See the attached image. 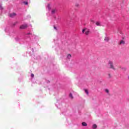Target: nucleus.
<instances>
[{
    "instance_id": "nucleus-16",
    "label": "nucleus",
    "mask_w": 129,
    "mask_h": 129,
    "mask_svg": "<svg viewBox=\"0 0 129 129\" xmlns=\"http://www.w3.org/2000/svg\"><path fill=\"white\" fill-rule=\"evenodd\" d=\"M24 4L27 5H28V2H24Z\"/></svg>"
},
{
    "instance_id": "nucleus-11",
    "label": "nucleus",
    "mask_w": 129,
    "mask_h": 129,
    "mask_svg": "<svg viewBox=\"0 0 129 129\" xmlns=\"http://www.w3.org/2000/svg\"><path fill=\"white\" fill-rule=\"evenodd\" d=\"M56 13V9H53L51 11V14H55Z\"/></svg>"
},
{
    "instance_id": "nucleus-10",
    "label": "nucleus",
    "mask_w": 129,
    "mask_h": 129,
    "mask_svg": "<svg viewBox=\"0 0 129 129\" xmlns=\"http://www.w3.org/2000/svg\"><path fill=\"white\" fill-rule=\"evenodd\" d=\"M104 41H105L106 42H108V41H109V38H108V37H106V38L104 39Z\"/></svg>"
},
{
    "instance_id": "nucleus-3",
    "label": "nucleus",
    "mask_w": 129,
    "mask_h": 129,
    "mask_svg": "<svg viewBox=\"0 0 129 129\" xmlns=\"http://www.w3.org/2000/svg\"><path fill=\"white\" fill-rule=\"evenodd\" d=\"M109 65L110 66V68L113 69L114 70V67H113V62L111 61H109L108 62Z\"/></svg>"
},
{
    "instance_id": "nucleus-20",
    "label": "nucleus",
    "mask_w": 129,
    "mask_h": 129,
    "mask_svg": "<svg viewBox=\"0 0 129 129\" xmlns=\"http://www.w3.org/2000/svg\"><path fill=\"white\" fill-rule=\"evenodd\" d=\"M91 22H92V23H94V21L93 20H91Z\"/></svg>"
},
{
    "instance_id": "nucleus-18",
    "label": "nucleus",
    "mask_w": 129,
    "mask_h": 129,
    "mask_svg": "<svg viewBox=\"0 0 129 129\" xmlns=\"http://www.w3.org/2000/svg\"><path fill=\"white\" fill-rule=\"evenodd\" d=\"M31 77H34V74H31Z\"/></svg>"
},
{
    "instance_id": "nucleus-15",
    "label": "nucleus",
    "mask_w": 129,
    "mask_h": 129,
    "mask_svg": "<svg viewBox=\"0 0 129 129\" xmlns=\"http://www.w3.org/2000/svg\"><path fill=\"white\" fill-rule=\"evenodd\" d=\"M75 7H77V8H78V7H79V4H76Z\"/></svg>"
},
{
    "instance_id": "nucleus-19",
    "label": "nucleus",
    "mask_w": 129,
    "mask_h": 129,
    "mask_svg": "<svg viewBox=\"0 0 129 129\" xmlns=\"http://www.w3.org/2000/svg\"><path fill=\"white\" fill-rule=\"evenodd\" d=\"M108 75H109V78H110V77H111V76H110V74H108Z\"/></svg>"
},
{
    "instance_id": "nucleus-7",
    "label": "nucleus",
    "mask_w": 129,
    "mask_h": 129,
    "mask_svg": "<svg viewBox=\"0 0 129 129\" xmlns=\"http://www.w3.org/2000/svg\"><path fill=\"white\" fill-rule=\"evenodd\" d=\"M97 127V125L96 124H93L92 128L96 129Z\"/></svg>"
},
{
    "instance_id": "nucleus-14",
    "label": "nucleus",
    "mask_w": 129,
    "mask_h": 129,
    "mask_svg": "<svg viewBox=\"0 0 129 129\" xmlns=\"http://www.w3.org/2000/svg\"><path fill=\"white\" fill-rule=\"evenodd\" d=\"M105 92H106V93H109V90H108V89H106L105 90Z\"/></svg>"
},
{
    "instance_id": "nucleus-12",
    "label": "nucleus",
    "mask_w": 129,
    "mask_h": 129,
    "mask_svg": "<svg viewBox=\"0 0 129 129\" xmlns=\"http://www.w3.org/2000/svg\"><path fill=\"white\" fill-rule=\"evenodd\" d=\"M125 42H124V41H123V40H121L120 41V45H121V44H125Z\"/></svg>"
},
{
    "instance_id": "nucleus-17",
    "label": "nucleus",
    "mask_w": 129,
    "mask_h": 129,
    "mask_svg": "<svg viewBox=\"0 0 129 129\" xmlns=\"http://www.w3.org/2000/svg\"><path fill=\"white\" fill-rule=\"evenodd\" d=\"M54 30H57V27H55V26H54Z\"/></svg>"
},
{
    "instance_id": "nucleus-22",
    "label": "nucleus",
    "mask_w": 129,
    "mask_h": 129,
    "mask_svg": "<svg viewBox=\"0 0 129 129\" xmlns=\"http://www.w3.org/2000/svg\"><path fill=\"white\" fill-rule=\"evenodd\" d=\"M128 80H129V76H128Z\"/></svg>"
},
{
    "instance_id": "nucleus-1",
    "label": "nucleus",
    "mask_w": 129,
    "mask_h": 129,
    "mask_svg": "<svg viewBox=\"0 0 129 129\" xmlns=\"http://www.w3.org/2000/svg\"><path fill=\"white\" fill-rule=\"evenodd\" d=\"M84 32H85V35H86V36H88V35H89L90 30L89 29H87V28H84L82 30L83 34H84Z\"/></svg>"
},
{
    "instance_id": "nucleus-13",
    "label": "nucleus",
    "mask_w": 129,
    "mask_h": 129,
    "mask_svg": "<svg viewBox=\"0 0 129 129\" xmlns=\"http://www.w3.org/2000/svg\"><path fill=\"white\" fill-rule=\"evenodd\" d=\"M85 93H86V94H87V95H88V90L87 89H85Z\"/></svg>"
},
{
    "instance_id": "nucleus-21",
    "label": "nucleus",
    "mask_w": 129,
    "mask_h": 129,
    "mask_svg": "<svg viewBox=\"0 0 129 129\" xmlns=\"http://www.w3.org/2000/svg\"><path fill=\"white\" fill-rule=\"evenodd\" d=\"M91 22H92V23H94V21L93 20H91Z\"/></svg>"
},
{
    "instance_id": "nucleus-5",
    "label": "nucleus",
    "mask_w": 129,
    "mask_h": 129,
    "mask_svg": "<svg viewBox=\"0 0 129 129\" xmlns=\"http://www.w3.org/2000/svg\"><path fill=\"white\" fill-rule=\"evenodd\" d=\"M67 57L68 59H69V60H70V59H71V57H72L71 54H68L67 56Z\"/></svg>"
},
{
    "instance_id": "nucleus-6",
    "label": "nucleus",
    "mask_w": 129,
    "mask_h": 129,
    "mask_svg": "<svg viewBox=\"0 0 129 129\" xmlns=\"http://www.w3.org/2000/svg\"><path fill=\"white\" fill-rule=\"evenodd\" d=\"M82 125L83 126H87V124L85 122H82Z\"/></svg>"
},
{
    "instance_id": "nucleus-4",
    "label": "nucleus",
    "mask_w": 129,
    "mask_h": 129,
    "mask_svg": "<svg viewBox=\"0 0 129 129\" xmlns=\"http://www.w3.org/2000/svg\"><path fill=\"white\" fill-rule=\"evenodd\" d=\"M16 16H17V14H16V13H12L9 15V16L10 17V18H15V17H16Z\"/></svg>"
},
{
    "instance_id": "nucleus-8",
    "label": "nucleus",
    "mask_w": 129,
    "mask_h": 129,
    "mask_svg": "<svg viewBox=\"0 0 129 129\" xmlns=\"http://www.w3.org/2000/svg\"><path fill=\"white\" fill-rule=\"evenodd\" d=\"M96 26H101V25H100V22H96Z\"/></svg>"
},
{
    "instance_id": "nucleus-9",
    "label": "nucleus",
    "mask_w": 129,
    "mask_h": 129,
    "mask_svg": "<svg viewBox=\"0 0 129 129\" xmlns=\"http://www.w3.org/2000/svg\"><path fill=\"white\" fill-rule=\"evenodd\" d=\"M70 98H71V99H73V98H74V97H73V95H72V93L70 94Z\"/></svg>"
},
{
    "instance_id": "nucleus-2",
    "label": "nucleus",
    "mask_w": 129,
    "mask_h": 129,
    "mask_svg": "<svg viewBox=\"0 0 129 129\" xmlns=\"http://www.w3.org/2000/svg\"><path fill=\"white\" fill-rule=\"evenodd\" d=\"M29 27V25L28 24H24L21 26H20V29L21 30H25V29H27Z\"/></svg>"
}]
</instances>
